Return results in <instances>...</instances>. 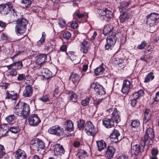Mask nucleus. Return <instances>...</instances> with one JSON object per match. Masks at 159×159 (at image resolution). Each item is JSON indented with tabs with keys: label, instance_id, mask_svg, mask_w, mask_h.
Here are the masks:
<instances>
[{
	"label": "nucleus",
	"instance_id": "1",
	"mask_svg": "<svg viewBox=\"0 0 159 159\" xmlns=\"http://www.w3.org/2000/svg\"><path fill=\"white\" fill-rule=\"evenodd\" d=\"M109 113L112 112V116L110 119L107 118L102 120L103 124L107 128L114 127V123H118L120 120V112L116 108H112L107 110Z\"/></svg>",
	"mask_w": 159,
	"mask_h": 159
},
{
	"label": "nucleus",
	"instance_id": "2",
	"mask_svg": "<svg viewBox=\"0 0 159 159\" xmlns=\"http://www.w3.org/2000/svg\"><path fill=\"white\" fill-rule=\"evenodd\" d=\"M27 24L28 21L26 19L22 18L17 20L15 26V32L17 40H20L26 35L25 31Z\"/></svg>",
	"mask_w": 159,
	"mask_h": 159
},
{
	"label": "nucleus",
	"instance_id": "3",
	"mask_svg": "<svg viewBox=\"0 0 159 159\" xmlns=\"http://www.w3.org/2000/svg\"><path fill=\"white\" fill-rule=\"evenodd\" d=\"M30 107L26 103H20L16 105L14 108V112L17 115L26 118L30 115Z\"/></svg>",
	"mask_w": 159,
	"mask_h": 159
},
{
	"label": "nucleus",
	"instance_id": "4",
	"mask_svg": "<svg viewBox=\"0 0 159 159\" xmlns=\"http://www.w3.org/2000/svg\"><path fill=\"white\" fill-rule=\"evenodd\" d=\"M154 138V133L153 129L150 128H148L146 130L143 139L141 142V146L144 148L146 144H152Z\"/></svg>",
	"mask_w": 159,
	"mask_h": 159
},
{
	"label": "nucleus",
	"instance_id": "5",
	"mask_svg": "<svg viewBox=\"0 0 159 159\" xmlns=\"http://www.w3.org/2000/svg\"><path fill=\"white\" fill-rule=\"evenodd\" d=\"M159 19V14L155 13H151L147 16V24L150 26H153L157 24Z\"/></svg>",
	"mask_w": 159,
	"mask_h": 159
},
{
	"label": "nucleus",
	"instance_id": "6",
	"mask_svg": "<svg viewBox=\"0 0 159 159\" xmlns=\"http://www.w3.org/2000/svg\"><path fill=\"white\" fill-rule=\"evenodd\" d=\"M13 15H16V13L15 10L12 9V5L10 2H8L5 4H2L0 5V13L2 15L7 14L9 11H11Z\"/></svg>",
	"mask_w": 159,
	"mask_h": 159
},
{
	"label": "nucleus",
	"instance_id": "7",
	"mask_svg": "<svg viewBox=\"0 0 159 159\" xmlns=\"http://www.w3.org/2000/svg\"><path fill=\"white\" fill-rule=\"evenodd\" d=\"M116 34L112 33V34L107 37L106 39L107 44L105 45V47L106 49L109 50L112 49L111 48L115 44L116 37Z\"/></svg>",
	"mask_w": 159,
	"mask_h": 159
},
{
	"label": "nucleus",
	"instance_id": "8",
	"mask_svg": "<svg viewBox=\"0 0 159 159\" xmlns=\"http://www.w3.org/2000/svg\"><path fill=\"white\" fill-rule=\"evenodd\" d=\"M48 132L50 134L57 136H61L64 134V130L62 128L57 125L52 126L49 128Z\"/></svg>",
	"mask_w": 159,
	"mask_h": 159
},
{
	"label": "nucleus",
	"instance_id": "9",
	"mask_svg": "<svg viewBox=\"0 0 159 159\" xmlns=\"http://www.w3.org/2000/svg\"><path fill=\"white\" fill-rule=\"evenodd\" d=\"M37 74L38 75L43 76L44 78L49 79L53 76L52 72L47 68H39L38 70Z\"/></svg>",
	"mask_w": 159,
	"mask_h": 159
},
{
	"label": "nucleus",
	"instance_id": "10",
	"mask_svg": "<svg viewBox=\"0 0 159 159\" xmlns=\"http://www.w3.org/2000/svg\"><path fill=\"white\" fill-rule=\"evenodd\" d=\"M85 130L88 134L89 135L93 136L96 134V129L94 126L90 121L86 124Z\"/></svg>",
	"mask_w": 159,
	"mask_h": 159
},
{
	"label": "nucleus",
	"instance_id": "11",
	"mask_svg": "<svg viewBox=\"0 0 159 159\" xmlns=\"http://www.w3.org/2000/svg\"><path fill=\"white\" fill-rule=\"evenodd\" d=\"M30 125L32 126L38 125L40 122V120L37 114H32L28 119Z\"/></svg>",
	"mask_w": 159,
	"mask_h": 159
},
{
	"label": "nucleus",
	"instance_id": "12",
	"mask_svg": "<svg viewBox=\"0 0 159 159\" xmlns=\"http://www.w3.org/2000/svg\"><path fill=\"white\" fill-rule=\"evenodd\" d=\"M65 152V149L62 145L59 144L55 145L54 149V152L55 155L61 156Z\"/></svg>",
	"mask_w": 159,
	"mask_h": 159
},
{
	"label": "nucleus",
	"instance_id": "13",
	"mask_svg": "<svg viewBox=\"0 0 159 159\" xmlns=\"http://www.w3.org/2000/svg\"><path fill=\"white\" fill-rule=\"evenodd\" d=\"M130 83L128 80H124L123 81L121 92L124 94H126L129 92L130 89Z\"/></svg>",
	"mask_w": 159,
	"mask_h": 159
},
{
	"label": "nucleus",
	"instance_id": "14",
	"mask_svg": "<svg viewBox=\"0 0 159 159\" xmlns=\"http://www.w3.org/2000/svg\"><path fill=\"white\" fill-rule=\"evenodd\" d=\"M47 56L45 54H40L37 56L35 61L36 64L39 66H42L43 65L47 59Z\"/></svg>",
	"mask_w": 159,
	"mask_h": 159
},
{
	"label": "nucleus",
	"instance_id": "15",
	"mask_svg": "<svg viewBox=\"0 0 159 159\" xmlns=\"http://www.w3.org/2000/svg\"><path fill=\"white\" fill-rule=\"evenodd\" d=\"M120 135L119 131L114 129L112 133L110 135L111 141L113 143H116L119 141L118 137Z\"/></svg>",
	"mask_w": 159,
	"mask_h": 159
},
{
	"label": "nucleus",
	"instance_id": "16",
	"mask_svg": "<svg viewBox=\"0 0 159 159\" xmlns=\"http://www.w3.org/2000/svg\"><path fill=\"white\" fill-rule=\"evenodd\" d=\"M33 88L30 85H28L25 87L23 93V96L25 97H30L32 94Z\"/></svg>",
	"mask_w": 159,
	"mask_h": 159
},
{
	"label": "nucleus",
	"instance_id": "17",
	"mask_svg": "<svg viewBox=\"0 0 159 159\" xmlns=\"http://www.w3.org/2000/svg\"><path fill=\"white\" fill-rule=\"evenodd\" d=\"M114 147L112 146H108L106 151V156L108 159H110L112 157L115 152Z\"/></svg>",
	"mask_w": 159,
	"mask_h": 159
},
{
	"label": "nucleus",
	"instance_id": "18",
	"mask_svg": "<svg viewBox=\"0 0 159 159\" xmlns=\"http://www.w3.org/2000/svg\"><path fill=\"white\" fill-rule=\"evenodd\" d=\"M15 157L17 159H26V155L25 152L18 149L16 152Z\"/></svg>",
	"mask_w": 159,
	"mask_h": 159
},
{
	"label": "nucleus",
	"instance_id": "19",
	"mask_svg": "<svg viewBox=\"0 0 159 159\" xmlns=\"http://www.w3.org/2000/svg\"><path fill=\"white\" fill-rule=\"evenodd\" d=\"M131 151L132 153L136 155H138L141 152L140 146L137 144L133 145L132 143Z\"/></svg>",
	"mask_w": 159,
	"mask_h": 159
},
{
	"label": "nucleus",
	"instance_id": "20",
	"mask_svg": "<svg viewBox=\"0 0 159 159\" xmlns=\"http://www.w3.org/2000/svg\"><path fill=\"white\" fill-rule=\"evenodd\" d=\"M9 129V127L6 125H2L0 127V136H5Z\"/></svg>",
	"mask_w": 159,
	"mask_h": 159
},
{
	"label": "nucleus",
	"instance_id": "21",
	"mask_svg": "<svg viewBox=\"0 0 159 159\" xmlns=\"http://www.w3.org/2000/svg\"><path fill=\"white\" fill-rule=\"evenodd\" d=\"M100 15L107 18H110L112 16V12L107 8L102 11Z\"/></svg>",
	"mask_w": 159,
	"mask_h": 159
},
{
	"label": "nucleus",
	"instance_id": "22",
	"mask_svg": "<svg viewBox=\"0 0 159 159\" xmlns=\"http://www.w3.org/2000/svg\"><path fill=\"white\" fill-rule=\"evenodd\" d=\"M94 89L95 91L99 95H102L106 93L103 87L99 84H95Z\"/></svg>",
	"mask_w": 159,
	"mask_h": 159
},
{
	"label": "nucleus",
	"instance_id": "23",
	"mask_svg": "<svg viewBox=\"0 0 159 159\" xmlns=\"http://www.w3.org/2000/svg\"><path fill=\"white\" fill-rule=\"evenodd\" d=\"M89 46V43L85 41H84L81 43L80 50L84 53H86L88 51Z\"/></svg>",
	"mask_w": 159,
	"mask_h": 159
},
{
	"label": "nucleus",
	"instance_id": "24",
	"mask_svg": "<svg viewBox=\"0 0 159 159\" xmlns=\"http://www.w3.org/2000/svg\"><path fill=\"white\" fill-rule=\"evenodd\" d=\"M80 76L76 73H72L70 76V80L74 83H78L80 80Z\"/></svg>",
	"mask_w": 159,
	"mask_h": 159
},
{
	"label": "nucleus",
	"instance_id": "25",
	"mask_svg": "<svg viewBox=\"0 0 159 159\" xmlns=\"http://www.w3.org/2000/svg\"><path fill=\"white\" fill-rule=\"evenodd\" d=\"M114 29V27L111 25L107 24L105 25L103 30V33L106 35L111 32Z\"/></svg>",
	"mask_w": 159,
	"mask_h": 159
},
{
	"label": "nucleus",
	"instance_id": "26",
	"mask_svg": "<svg viewBox=\"0 0 159 159\" xmlns=\"http://www.w3.org/2000/svg\"><path fill=\"white\" fill-rule=\"evenodd\" d=\"M129 3L125 1H123L120 3V6L119 7V11L120 12H121L126 9L129 6Z\"/></svg>",
	"mask_w": 159,
	"mask_h": 159
},
{
	"label": "nucleus",
	"instance_id": "27",
	"mask_svg": "<svg viewBox=\"0 0 159 159\" xmlns=\"http://www.w3.org/2000/svg\"><path fill=\"white\" fill-rule=\"evenodd\" d=\"M98 150L101 151L102 150L105 149L106 147V144L103 140L98 141H97Z\"/></svg>",
	"mask_w": 159,
	"mask_h": 159
},
{
	"label": "nucleus",
	"instance_id": "28",
	"mask_svg": "<svg viewBox=\"0 0 159 159\" xmlns=\"http://www.w3.org/2000/svg\"><path fill=\"white\" fill-rule=\"evenodd\" d=\"M144 94L143 91L142 89H140L136 92L133 93L132 95L134 97L133 99L137 100L139 98L141 97Z\"/></svg>",
	"mask_w": 159,
	"mask_h": 159
},
{
	"label": "nucleus",
	"instance_id": "29",
	"mask_svg": "<svg viewBox=\"0 0 159 159\" xmlns=\"http://www.w3.org/2000/svg\"><path fill=\"white\" fill-rule=\"evenodd\" d=\"M66 129L68 131H71L73 130L74 128L73 123L70 120H68L66 121Z\"/></svg>",
	"mask_w": 159,
	"mask_h": 159
},
{
	"label": "nucleus",
	"instance_id": "30",
	"mask_svg": "<svg viewBox=\"0 0 159 159\" xmlns=\"http://www.w3.org/2000/svg\"><path fill=\"white\" fill-rule=\"evenodd\" d=\"M104 70V68L103 67V65H101L95 69L94 72L96 75H98L102 74Z\"/></svg>",
	"mask_w": 159,
	"mask_h": 159
},
{
	"label": "nucleus",
	"instance_id": "31",
	"mask_svg": "<svg viewBox=\"0 0 159 159\" xmlns=\"http://www.w3.org/2000/svg\"><path fill=\"white\" fill-rule=\"evenodd\" d=\"M128 18V14L126 12H123L119 17L121 23H124Z\"/></svg>",
	"mask_w": 159,
	"mask_h": 159
},
{
	"label": "nucleus",
	"instance_id": "32",
	"mask_svg": "<svg viewBox=\"0 0 159 159\" xmlns=\"http://www.w3.org/2000/svg\"><path fill=\"white\" fill-rule=\"evenodd\" d=\"M114 62L115 64L122 68L126 66V64L121 59H119L116 60L114 61Z\"/></svg>",
	"mask_w": 159,
	"mask_h": 159
},
{
	"label": "nucleus",
	"instance_id": "33",
	"mask_svg": "<svg viewBox=\"0 0 159 159\" xmlns=\"http://www.w3.org/2000/svg\"><path fill=\"white\" fill-rule=\"evenodd\" d=\"M151 113L149 109H146L144 112V118L147 121H148L151 118Z\"/></svg>",
	"mask_w": 159,
	"mask_h": 159
},
{
	"label": "nucleus",
	"instance_id": "34",
	"mask_svg": "<svg viewBox=\"0 0 159 159\" xmlns=\"http://www.w3.org/2000/svg\"><path fill=\"white\" fill-rule=\"evenodd\" d=\"M70 99L72 102H76L77 100V97L76 95L72 91H70L69 93Z\"/></svg>",
	"mask_w": 159,
	"mask_h": 159
},
{
	"label": "nucleus",
	"instance_id": "35",
	"mask_svg": "<svg viewBox=\"0 0 159 159\" xmlns=\"http://www.w3.org/2000/svg\"><path fill=\"white\" fill-rule=\"evenodd\" d=\"M10 131L14 134L17 133L19 132L20 130V129L17 125L11 126L9 128Z\"/></svg>",
	"mask_w": 159,
	"mask_h": 159
},
{
	"label": "nucleus",
	"instance_id": "36",
	"mask_svg": "<svg viewBox=\"0 0 159 159\" xmlns=\"http://www.w3.org/2000/svg\"><path fill=\"white\" fill-rule=\"evenodd\" d=\"M70 59L74 64H76L79 62V59L78 57L74 54H71L70 56Z\"/></svg>",
	"mask_w": 159,
	"mask_h": 159
},
{
	"label": "nucleus",
	"instance_id": "37",
	"mask_svg": "<svg viewBox=\"0 0 159 159\" xmlns=\"http://www.w3.org/2000/svg\"><path fill=\"white\" fill-rule=\"evenodd\" d=\"M154 77L153 74V73L150 72L147 75V77H145L144 82L147 83L148 82L151 80H152Z\"/></svg>",
	"mask_w": 159,
	"mask_h": 159
},
{
	"label": "nucleus",
	"instance_id": "38",
	"mask_svg": "<svg viewBox=\"0 0 159 159\" xmlns=\"http://www.w3.org/2000/svg\"><path fill=\"white\" fill-rule=\"evenodd\" d=\"M42 36L40 40L37 42V45L39 47L41 45L45 42L46 34L44 32H43L42 35Z\"/></svg>",
	"mask_w": 159,
	"mask_h": 159
},
{
	"label": "nucleus",
	"instance_id": "39",
	"mask_svg": "<svg viewBox=\"0 0 159 159\" xmlns=\"http://www.w3.org/2000/svg\"><path fill=\"white\" fill-rule=\"evenodd\" d=\"M13 66L16 67L18 70L20 69L23 66L22 62L21 61H18L13 63Z\"/></svg>",
	"mask_w": 159,
	"mask_h": 159
},
{
	"label": "nucleus",
	"instance_id": "40",
	"mask_svg": "<svg viewBox=\"0 0 159 159\" xmlns=\"http://www.w3.org/2000/svg\"><path fill=\"white\" fill-rule=\"evenodd\" d=\"M140 125V122L139 120H132L131 125L132 127L134 128H138Z\"/></svg>",
	"mask_w": 159,
	"mask_h": 159
},
{
	"label": "nucleus",
	"instance_id": "41",
	"mask_svg": "<svg viewBox=\"0 0 159 159\" xmlns=\"http://www.w3.org/2000/svg\"><path fill=\"white\" fill-rule=\"evenodd\" d=\"M90 98L89 97H87L85 99L83 100L81 104L83 106H86L88 105Z\"/></svg>",
	"mask_w": 159,
	"mask_h": 159
},
{
	"label": "nucleus",
	"instance_id": "42",
	"mask_svg": "<svg viewBox=\"0 0 159 159\" xmlns=\"http://www.w3.org/2000/svg\"><path fill=\"white\" fill-rule=\"evenodd\" d=\"M16 118L15 116L13 114L8 116L6 118V119L8 122L10 123L15 120Z\"/></svg>",
	"mask_w": 159,
	"mask_h": 159
},
{
	"label": "nucleus",
	"instance_id": "43",
	"mask_svg": "<svg viewBox=\"0 0 159 159\" xmlns=\"http://www.w3.org/2000/svg\"><path fill=\"white\" fill-rule=\"evenodd\" d=\"M153 100V102L152 104L154 105L156 104L159 102V91L156 93Z\"/></svg>",
	"mask_w": 159,
	"mask_h": 159
},
{
	"label": "nucleus",
	"instance_id": "44",
	"mask_svg": "<svg viewBox=\"0 0 159 159\" xmlns=\"http://www.w3.org/2000/svg\"><path fill=\"white\" fill-rule=\"evenodd\" d=\"M21 3L23 4L26 7H28L30 6L31 1L30 0H21Z\"/></svg>",
	"mask_w": 159,
	"mask_h": 159
},
{
	"label": "nucleus",
	"instance_id": "45",
	"mask_svg": "<svg viewBox=\"0 0 159 159\" xmlns=\"http://www.w3.org/2000/svg\"><path fill=\"white\" fill-rule=\"evenodd\" d=\"M6 154L3 146L0 144V158H2Z\"/></svg>",
	"mask_w": 159,
	"mask_h": 159
},
{
	"label": "nucleus",
	"instance_id": "46",
	"mask_svg": "<svg viewBox=\"0 0 159 159\" xmlns=\"http://www.w3.org/2000/svg\"><path fill=\"white\" fill-rule=\"evenodd\" d=\"M84 121L83 120H80L78 122V126L80 130L83 129L84 127Z\"/></svg>",
	"mask_w": 159,
	"mask_h": 159
},
{
	"label": "nucleus",
	"instance_id": "47",
	"mask_svg": "<svg viewBox=\"0 0 159 159\" xmlns=\"http://www.w3.org/2000/svg\"><path fill=\"white\" fill-rule=\"evenodd\" d=\"M71 36L70 33L68 31L65 32L63 34V37L67 40L70 39Z\"/></svg>",
	"mask_w": 159,
	"mask_h": 159
},
{
	"label": "nucleus",
	"instance_id": "48",
	"mask_svg": "<svg viewBox=\"0 0 159 159\" xmlns=\"http://www.w3.org/2000/svg\"><path fill=\"white\" fill-rule=\"evenodd\" d=\"M17 72L16 69H13L12 70L9 72V74L8 75V76H15L17 75Z\"/></svg>",
	"mask_w": 159,
	"mask_h": 159
},
{
	"label": "nucleus",
	"instance_id": "49",
	"mask_svg": "<svg viewBox=\"0 0 159 159\" xmlns=\"http://www.w3.org/2000/svg\"><path fill=\"white\" fill-rule=\"evenodd\" d=\"M37 141V144L39 148H43L44 146V144L42 141L38 139L36 140Z\"/></svg>",
	"mask_w": 159,
	"mask_h": 159
},
{
	"label": "nucleus",
	"instance_id": "50",
	"mask_svg": "<svg viewBox=\"0 0 159 159\" xmlns=\"http://www.w3.org/2000/svg\"><path fill=\"white\" fill-rule=\"evenodd\" d=\"M39 100L43 102H46L49 101V99L48 95H45L40 98Z\"/></svg>",
	"mask_w": 159,
	"mask_h": 159
},
{
	"label": "nucleus",
	"instance_id": "51",
	"mask_svg": "<svg viewBox=\"0 0 159 159\" xmlns=\"http://www.w3.org/2000/svg\"><path fill=\"white\" fill-rule=\"evenodd\" d=\"M147 45V43L145 41H143L140 44L138 45L137 47V48L139 49H141L144 48L145 46Z\"/></svg>",
	"mask_w": 159,
	"mask_h": 159
},
{
	"label": "nucleus",
	"instance_id": "52",
	"mask_svg": "<svg viewBox=\"0 0 159 159\" xmlns=\"http://www.w3.org/2000/svg\"><path fill=\"white\" fill-rule=\"evenodd\" d=\"M59 24L61 27L63 28L66 25L65 20L63 19H60L59 20Z\"/></svg>",
	"mask_w": 159,
	"mask_h": 159
},
{
	"label": "nucleus",
	"instance_id": "53",
	"mask_svg": "<svg viewBox=\"0 0 159 159\" xmlns=\"http://www.w3.org/2000/svg\"><path fill=\"white\" fill-rule=\"evenodd\" d=\"M10 84L8 83H2V84L0 85V87H1L2 89H4L6 90L10 86Z\"/></svg>",
	"mask_w": 159,
	"mask_h": 159
},
{
	"label": "nucleus",
	"instance_id": "54",
	"mask_svg": "<svg viewBox=\"0 0 159 159\" xmlns=\"http://www.w3.org/2000/svg\"><path fill=\"white\" fill-rule=\"evenodd\" d=\"M25 75L24 74H19L18 77H17V79L18 80L22 81L25 79Z\"/></svg>",
	"mask_w": 159,
	"mask_h": 159
},
{
	"label": "nucleus",
	"instance_id": "55",
	"mask_svg": "<svg viewBox=\"0 0 159 159\" xmlns=\"http://www.w3.org/2000/svg\"><path fill=\"white\" fill-rule=\"evenodd\" d=\"M13 93V91H11L10 93H9L8 91H7L6 93L7 95L6 97V99H11L13 94H12V93Z\"/></svg>",
	"mask_w": 159,
	"mask_h": 159
},
{
	"label": "nucleus",
	"instance_id": "56",
	"mask_svg": "<svg viewBox=\"0 0 159 159\" xmlns=\"http://www.w3.org/2000/svg\"><path fill=\"white\" fill-rule=\"evenodd\" d=\"M78 23L75 21H73L70 24L71 27L73 29H76L78 27Z\"/></svg>",
	"mask_w": 159,
	"mask_h": 159
},
{
	"label": "nucleus",
	"instance_id": "57",
	"mask_svg": "<svg viewBox=\"0 0 159 159\" xmlns=\"http://www.w3.org/2000/svg\"><path fill=\"white\" fill-rule=\"evenodd\" d=\"M79 19L82 18L83 17H84L85 15L84 14H81L80 13L76 12L74 14Z\"/></svg>",
	"mask_w": 159,
	"mask_h": 159
},
{
	"label": "nucleus",
	"instance_id": "58",
	"mask_svg": "<svg viewBox=\"0 0 159 159\" xmlns=\"http://www.w3.org/2000/svg\"><path fill=\"white\" fill-rule=\"evenodd\" d=\"M86 156H87V153L84 150L82 152V154L79 155V157L80 158H82L83 157H84Z\"/></svg>",
	"mask_w": 159,
	"mask_h": 159
},
{
	"label": "nucleus",
	"instance_id": "59",
	"mask_svg": "<svg viewBox=\"0 0 159 159\" xmlns=\"http://www.w3.org/2000/svg\"><path fill=\"white\" fill-rule=\"evenodd\" d=\"M102 101V99L95 100L94 101V104L95 106L97 107V105L101 102Z\"/></svg>",
	"mask_w": 159,
	"mask_h": 159
},
{
	"label": "nucleus",
	"instance_id": "60",
	"mask_svg": "<svg viewBox=\"0 0 159 159\" xmlns=\"http://www.w3.org/2000/svg\"><path fill=\"white\" fill-rule=\"evenodd\" d=\"M158 151L155 149H153L152 151V155L154 156H156L158 154Z\"/></svg>",
	"mask_w": 159,
	"mask_h": 159
},
{
	"label": "nucleus",
	"instance_id": "61",
	"mask_svg": "<svg viewBox=\"0 0 159 159\" xmlns=\"http://www.w3.org/2000/svg\"><path fill=\"white\" fill-rule=\"evenodd\" d=\"M73 145L75 148H78L80 145V143L78 141H75L73 143Z\"/></svg>",
	"mask_w": 159,
	"mask_h": 159
},
{
	"label": "nucleus",
	"instance_id": "62",
	"mask_svg": "<svg viewBox=\"0 0 159 159\" xmlns=\"http://www.w3.org/2000/svg\"><path fill=\"white\" fill-rule=\"evenodd\" d=\"M117 159H128L127 156L125 155H121L118 157Z\"/></svg>",
	"mask_w": 159,
	"mask_h": 159
},
{
	"label": "nucleus",
	"instance_id": "63",
	"mask_svg": "<svg viewBox=\"0 0 159 159\" xmlns=\"http://www.w3.org/2000/svg\"><path fill=\"white\" fill-rule=\"evenodd\" d=\"M66 45H63L61 47L60 50L61 51L64 52L66 51Z\"/></svg>",
	"mask_w": 159,
	"mask_h": 159
},
{
	"label": "nucleus",
	"instance_id": "64",
	"mask_svg": "<svg viewBox=\"0 0 159 159\" xmlns=\"http://www.w3.org/2000/svg\"><path fill=\"white\" fill-rule=\"evenodd\" d=\"M18 94L17 93H15L14 94H13L11 99H12L13 100H16L17 98Z\"/></svg>",
	"mask_w": 159,
	"mask_h": 159
}]
</instances>
